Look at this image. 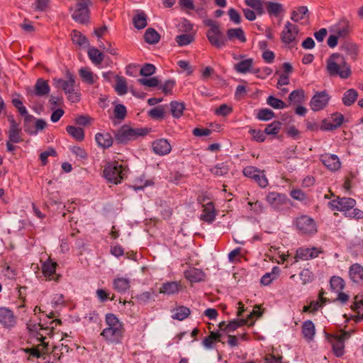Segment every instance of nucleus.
Here are the masks:
<instances>
[{
  "mask_svg": "<svg viewBox=\"0 0 363 363\" xmlns=\"http://www.w3.org/2000/svg\"><path fill=\"white\" fill-rule=\"evenodd\" d=\"M146 132L141 128H132L127 126L122 127L116 134V139L120 143H126L130 140L143 136Z\"/></svg>",
  "mask_w": 363,
  "mask_h": 363,
  "instance_id": "obj_6",
  "label": "nucleus"
},
{
  "mask_svg": "<svg viewBox=\"0 0 363 363\" xmlns=\"http://www.w3.org/2000/svg\"><path fill=\"white\" fill-rule=\"evenodd\" d=\"M154 152L160 155H164L170 152L171 145L166 139H158L152 143Z\"/></svg>",
  "mask_w": 363,
  "mask_h": 363,
  "instance_id": "obj_24",
  "label": "nucleus"
},
{
  "mask_svg": "<svg viewBox=\"0 0 363 363\" xmlns=\"http://www.w3.org/2000/svg\"><path fill=\"white\" fill-rule=\"evenodd\" d=\"M115 89L118 95L123 96L128 91L126 81L124 77L117 76Z\"/></svg>",
  "mask_w": 363,
  "mask_h": 363,
  "instance_id": "obj_44",
  "label": "nucleus"
},
{
  "mask_svg": "<svg viewBox=\"0 0 363 363\" xmlns=\"http://www.w3.org/2000/svg\"><path fill=\"white\" fill-rule=\"evenodd\" d=\"M126 108L122 104H118L114 108V116L118 119H124L126 116Z\"/></svg>",
  "mask_w": 363,
  "mask_h": 363,
  "instance_id": "obj_62",
  "label": "nucleus"
},
{
  "mask_svg": "<svg viewBox=\"0 0 363 363\" xmlns=\"http://www.w3.org/2000/svg\"><path fill=\"white\" fill-rule=\"evenodd\" d=\"M298 33V27L289 21H287L281 35L282 42L285 44H291L294 43L296 41Z\"/></svg>",
  "mask_w": 363,
  "mask_h": 363,
  "instance_id": "obj_15",
  "label": "nucleus"
},
{
  "mask_svg": "<svg viewBox=\"0 0 363 363\" xmlns=\"http://www.w3.org/2000/svg\"><path fill=\"white\" fill-rule=\"evenodd\" d=\"M304 96L305 93L303 90H294L289 94V100L291 102L299 103L303 100Z\"/></svg>",
  "mask_w": 363,
  "mask_h": 363,
  "instance_id": "obj_56",
  "label": "nucleus"
},
{
  "mask_svg": "<svg viewBox=\"0 0 363 363\" xmlns=\"http://www.w3.org/2000/svg\"><path fill=\"white\" fill-rule=\"evenodd\" d=\"M180 290V285L177 281H167L163 283L160 289L159 293L166 294L168 296L174 295L178 293Z\"/></svg>",
  "mask_w": 363,
  "mask_h": 363,
  "instance_id": "obj_27",
  "label": "nucleus"
},
{
  "mask_svg": "<svg viewBox=\"0 0 363 363\" xmlns=\"http://www.w3.org/2000/svg\"><path fill=\"white\" fill-rule=\"evenodd\" d=\"M160 36L153 28H148L144 34L145 40L149 44H155L159 42Z\"/></svg>",
  "mask_w": 363,
  "mask_h": 363,
  "instance_id": "obj_43",
  "label": "nucleus"
},
{
  "mask_svg": "<svg viewBox=\"0 0 363 363\" xmlns=\"http://www.w3.org/2000/svg\"><path fill=\"white\" fill-rule=\"evenodd\" d=\"M357 91L354 89H350L344 93L342 102L345 106H349L357 100Z\"/></svg>",
  "mask_w": 363,
  "mask_h": 363,
  "instance_id": "obj_42",
  "label": "nucleus"
},
{
  "mask_svg": "<svg viewBox=\"0 0 363 363\" xmlns=\"http://www.w3.org/2000/svg\"><path fill=\"white\" fill-rule=\"evenodd\" d=\"M67 80L56 78L53 79L55 85L58 88H62L65 94L72 92L75 86V80L73 75L70 73H67Z\"/></svg>",
  "mask_w": 363,
  "mask_h": 363,
  "instance_id": "obj_21",
  "label": "nucleus"
},
{
  "mask_svg": "<svg viewBox=\"0 0 363 363\" xmlns=\"http://www.w3.org/2000/svg\"><path fill=\"white\" fill-rule=\"evenodd\" d=\"M249 133L252 138L257 142L262 143L266 139L265 133L260 130L250 129Z\"/></svg>",
  "mask_w": 363,
  "mask_h": 363,
  "instance_id": "obj_63",
  "label": "nucleus"
},
{
  "mask_svg": "<svg viewBox=\"0 0 363 363\" xmlns=\"http://www.w3.org/2000/svg\"><path fill=\"white\" fill-rule=\"evenodd\" d=\"M227 37L230 40L236 38L241 43H245L246 41L245 33L240 28L229 29L227 32Z\"/></svg>",
  "mask_w": 363,
  "mask_h": 363,
  "instance_id": "obj_37",
  "label": "nucleus"
},
{
  "mask_svg": "<svg viewBox=\"0 0 363 363\" xmlns=\"http://www.w3.org/2000/svg\"><path fill=\"white\" fill-rule=\"evenodd\" d=\"M280 269L278 267H274L270 272H267L261 278V284L267 286L274 280L277 279L279 275Z\"/></svg>",
  "mask_w": 363,
  "mask_h": 363,
  "instance_id": "obj_33",
  "label": "nucleus"
},
{
  "mask_svg": "<svg viewBox=\"0 0 363 363\" xmlns=\"http://www.w3.org/2000/svg\"><path fill=\"white\" fill-rule=\"evenodd\" d=\"M154 184L152 179L144 180L142 178H138L135 180V184L133 186L135 191L143 190L145 187L150 186Z\"/></svg>",
  "mask_w": 363,
  "mask_h": 363,
  "instance_id": "obj_52",
  "label": "nucleus"
},
{
  "mask_svg": "<svg viewBox=\"0 0 363 363\" xmlns=\"http://www.w3.org/2000/svg\"><path fill=\"white\" fill-rule=\"evenodd\" d=\"M344 121V116L341 113H336L331 118L324 119L320 125L323 130H332L340 127Z\"/></svg>",
  "mask_w": 363,
  "mask_h": 363,
  "instance_id": "obj_16",
  "label": "nucleus"
},
{
  "mask_svg": "<svg viewBox=\"0 0 363 363\" xmlns=\"http://www.w3.org/2000/svg\"><path fill=\"white\" fill-rule=\"evenodd\" d=\"M148 115L153 119H161L164 116V109L162 106H157L150 110Z\"/></svg>",
  "mask_w": 363,
  "mask_h": 363,
  "instance_id": "obj_57",
  "label": "nucleus"
},
{
  "mask_svg": "<svg viewBox=\"0 0 363 363\" xmlns=\"http://www.w3.org/2000/svg\"><path fill=\"white\" fill-rule=\"evenodd\" d=\"M72 40L74 43L77 44L80 46H87L89 45L88 40L80 32L73 30L72 33Z\"/></svg>",
  "mask_w": 363,
  "mask_h": 363,
  "instance_id": "obj_47",
  "label": "nucleus"
},
{
  "mask_svg": "<svg viewBox=\"0 0 363 363\" xmlns=\"http://www.w3.org/2000/svg\"><path fill=\"white\" fill-rule=\"evenodd\" d=\"M133 23L137 29H143L147 26L146 15L143 11H137L133 18Z\"/></svg>",
  "mask_w": 363,
  "mask_h": 363,
  "instance_id": "obj_38",
  "label": "nucleus"
},
{
  "mask_svg": "<svg viewBox=\"0 0 363 363\" xmlns=\"http://www.w3.org/2000/svg\"><path fill=\"white\" fill-rule=\"evenodd\" d=\"M156 68L152 64H145L140 71V73L142 76L148 77L151 76L155 72Z\"/></svg>",
  "mask_w": 363,
  "mask_h": 363,
  "instance_id": "obj_64",
  "label": "nucleus"
},
{
  "mask_svg": "<svg viewBox=\"0 0 363 363\" xmlns=\"http://www.w3.org/2000/svg\"><path fill=\"white\" fill-rule=\"evenodd\" d=\"M248 320L249 319H234L232 321H230L228 324H225V322L223 320L218 323V326L220 330L230 333L235 330L241 325L247 324L248 323Z\"/></svg>",
  "mask_w": 363,
  "mask_h": 363,
  "instance_id": "obj_23",
  "label": "nucleus"
},
{
  "mask_svg": "<svg viewBox=\"0 0 363 363\" xmlns=\"http://www.w3.org/2000/svg\"><path fill=\"white\" fill-rule=\"evenodd\" d=\"M97 145L102 148H108L113 144V138L109 133L101 132L95 135Z\"/></svg>",
  "mask_w": 363,
  "mask_h": 363,
  "instance_id": "obj_25",
  "label": "nucleus"
},
{
  "mask_svg": "<svg viewBox=\"0 0 363 363\" xmlns=\"http://www.w3.org/2000/svg\"><path fill=\"white\" fill-rule=\"evenodd\" d=\"M67 132L75 140L82 141L84 138V132L82 128L68 125L66 128Z\"/></svg>",
  "mask_w": 363,
  "mask_h": 363,
  "instance_id": "obj_41",
  "label": "nucleus"
},
{
  "mask_svg": "<svg viewBox=\"0 0 363 363\" xmlns=\"http://www.w3.org/2000/svg\"><path fill=\"white\" fill-rule=\"evenodd\" d=\"M267 11L269 14L278 16L282 11V6L279 3L269 2Z\"/></svg>",
  "mask_w": 363,
  "mask_h": 363,
  "instance_id": "obj_58",
  "label": "nucleus"
},
{
  "mask_svg": "<svg viewBox=\"0 0 363 363\" xmlns=\"http://www.w3.org/2000/svg\"><path fill=\"white\" fill-rule=\"evenodd\" d=\"M170 108L172 116L174 118H179L182 116L184 109V105L182 102L172 101Z\"/></svg>",
  "mask_w": 363,
  "mask_h": 363,
  "instance_id": "obj_45",
  "label": "nucleus"
},
{
  "mask_svg": "<svg viewBox=\"0 0 363 363\" xmlns=\"http://www.w3.org/2000/svg\"><path fill=\"white\" fill-rule=\"evenodd\" d=\"M124 328L119 319H105V327L101 336L108 344H119L122 341Z\"/></svg>",
  "mask_w": 363,
  "mask_h": 363,
  "instance_id": "obj_3",
  "label": "nucleus"
},
{
  "mask_svg": "<svg viewBox=\"0 0 363 363\" xmlns=\"http://www.w3.org/2000/svg\"><path fill=\"white\" fill-rule=\"evenodd\" d=\"M353 310L357 311V315H352L350 318H363V298L355 297V301L353 306H352Z\"/></svg>",
  "mask_w": 363,
  "mask_h": 363,
  "instance_id": "obj_54",
  "label": "nucleus"
},
{
  "mask_svg": "<svg viewBox=\"0 0 363 363\" xmlns=\"http://www.w3.org/2000/svg\"><path fill=\"white\" fill-rule=\"evenodd\" d=\"M322 251L316 247L305 248L300 247L296 250L295 256V262H298L299 259L308 260L317 257Z\"/></svg>",
  "mask_w": 363,
  "mask_h": 363,
  "instance_id": "obj_20",
  "label": "nucleus"
},
{
  "mask_svg": "<svg viewBox=\"0 0 363 363\" xmlns=\"http://www.w3.org/2000/svg\"><path fill=\"white\" fill-rule=\"evenodd\" d=\"M245 4L255 9L258 13H262L263 5L262 0H245Z\"/></svg>",
  "mask_w": 363,
  "mask_h": 363,
  "instance_id": "obj_60",
  "label": "nucleus"
},
{
  "mask_svg": "<svg viewBox=\"0 0 363 363\" xmlns=\"http://www.w3.org/2000/svg\"><path fill=\"white\" fill-rule=\"evenodd\" d=\"M113 288L120 293L128 291L130 288V281L128 279L118 277L113 280Z\"/></svg>",
  "mask_w": 363,
  "mask_h": 363,
  "instance_id": "obj_36",
  "label": "nucleus"
},
{
  "mask_svg": "<svg viewBox=\"0 0 363 363\" xmlns=\"http://www.w3.org/2000/svg\"><path fill=\"white\" fill-rule=\"evenodd\" d=\"M92 4L91 0H78L76 9L72 14V18L78 23H85L89 18V6Z\"/></svg>",
  "mask_w": 363,
  "mask_h": 363,
  "instance_id": "obj_5",
  "label": "nucleus"
},
{
  "mask_svg": "<svg viewBox=\"0 0 363 363\" xmlns=\"http://www.w3.org/2000/svg\"><path fill=\"white\" fill-rule=\"evenodd\" d=\"M295 223L297 229L302 234L313 235L317 232L315 220L308 216H301L297 218Z\"/></svg>",
  "mask_w": 363,
  "mask_h": 363,
  "instance_id": "obj_8",
  "label": "nucleus"
},
{
  "mask_svg": "<svg viewBox=\"0 0 363 363\" xmlns=\"http://www.w3.org/2000/svg\"><path fill=\"white\" fill-rule=\"evenodd\" d=\"M126 174V167L118 161L108 162L103 170V177L113 184H120Z\"/></svg>",
  "mask_w": 363,
  "mask_h": 363,
  "instance_id": "obj_4",
  "label": "nucleus"
},
{
  "mask_svg": "<svg viewBox=\"0 0 363 363\" xmlns=\"http://www.w3.org/2000/svg\"><path fill=\"white\" fill-rule=\"evenodd\" d=\"M230 171L229 165L225 162L216 164L210 169V172L215 177L225 176Z\"/></svg>",
  "mask_w": 363,
  "mask_h": 363,
  "instance_id": "obj_34",
  "label": "nucleus"
},
{
  "mask_svg": "<svg viewBox=\"0 0 363 363\" xmlns=\"http://www.w3.org/2000/svg\"><path fill=\"white\" fill-rule=\"evenodd\" d=\"M243 174L245 177L253 179L262 188L268 185V180L264 172L255 167H246L243 169Z\"/></svg>",
  "mask_w": 363,
  "mask_h": 363,
  "instance_id": "obj_12",
  "label": "nucleus"
},
{
  "mask_svg": "<svg viewBox=\"0 0 363 363\" xmlns=\"http://www.w3.org/2000/svg\"><path fill=\"white\" fill-rule=\"evenodd\" d=\"M216 218L214 206L211 202L203 206V212L201 218L206 222H212Z\"/></svg>",
  "mask_w": 363,
  "mask_h": 363,
  "instance_id": "obj_30",
  "label": "nucleus"
},
{
  "mask_svg": "<svg viewBox=\"0 0 363 363\" xmlns=\"http://www.w3.org/2000/svg\"><path fill=\"white\" fill-rule=\"evenodd\" d=\"M346 335V333H344L342 336L327 335L328 339L331 343L333 352L337 357H340L345 354V338Z\"/></svg>",
  "mask_w": 363,
  "mask_h": 363,
  "instance_id": "obj_14",
  "label": "nucleus"
},
{
  "mask_svg": "<svg viewBox=\"0 0 363 363\" xmlns=\"http://www.w3.org/2000/svg\"><path fill=\"white\" fill-rule=\"evenodd\" d=\"M320 160L325 167L332 172H335L340 168L341 163L336 155L325 153L320 155Z\"/></svg>",
  "mask_w": 363,
  "mask_h": 363,
  "instance_id": "obj_17",
  "label": "nucleus"
},
{
  "mask_svg": "<svg viewBox=\"0 0 363 363\" xmlns=\"http://www.w3.org/2000/svg\"><path fill=\"white\" fill-rule=\"evenodd\" d=\"M156 294L153 291H145L138 296V300L143 303H147L150 301H155Z\"/></svg>",
  "mask_w": 363,
  "mask_h": 363,
  "instance_id": "obj_59",
  "label": "nucleus"
},
{
  "mask_svg": "<svg viewBox=\"0 0 363 363\" xmlns=\"http://www.w3.org/2000/svg\"><path fill=\"white\" fill-rule=\"evenodd\" d=\"M302 334L306 340L311 342L315 334V328L314 323L311 320H306L302 325Z\"/></svg>",
  "mask_w": 363,
  "mask_h": 363,
  "instance_id": "obj_28",
  "label": "nucleus"
},
{
  "mask_svg": "<svg viewBox=\"0 0 363 363\" xmlns=\"http://www.w3.org/2000/svg\"><path fill=\"white\" fill-rule=\"evenodd\" d=\"M185 277L191 282H199L204 279V274L202 271L198 269H190L184 273Z\"/></svg>",
  "mask_w": 363,
  "mask_h": 363,
  "instance_id": "obj_32",
  "label": "nucleus"
},
{
  "mask_svg": "<svg viewBox=\"0 0 363 363\" xmlns=\"http://www.w3.org/2000/svg\"><path fill=\"white\" fill-rule=\"evenodd\" d=\"M274 117V113L268 108H262L259 111L257 118L263 121H269Z\"/></svg>",
  "mask_w": 363,
  "mask_h": 363,
  "instance_id": "obj_55",
  "label": "nucleus"
},
{
  "mask_svg": "<svg viewBox=\"0 0 363 363\" xmlns=\"http://www.w3.org/2000/svg\"><path fill=\"white\" fill-rule=\"evenodd\" d=\"M330 98L326 91H317L311 98L309 106L313 111H320L328 106Z\"/></svg>",
  "mask_w": 363,
  "mask_h": 363,
  "instance_id": "obj_10",
  "label": "nucleus"
},
{
  "mask_svg": "<svg viewBox=\"0 0 363 363\" xmlns=\"http://www.w3.org/2000/svg\"><path fill=\"white\" fill-rule=\"evenodd\" d=\"M300 279L303 284L311 282L313 279V274L308 269H304L300 272Z\"/></svg>",
  "mask_w": 363,
  "mask_h": 363,
  "instance_id": "obj_61",
  "label": "nucleus"
},
{
  "mask_svg": "<svg viewBox=\"0 0 363 363\" xmlns=\"http://www.w3.org/2000/svg\"><path fill=\"white\" fill-rule=\"evenodd\" d=\"M330 284L331 289L337 293L340 292L344 289L345 282L340 277L333 276L330 278Z\"/></svg>",
  "mask_w": 363,
  "mask_h": 363,
  "instance_id": "obj_40",
  "label": "nucleus"
},
{
  "mask_svg": "<svg viewBox=\"0 0 363 363\" xmlns=\"http://www.w3.org/2000/svg\"><path fill=\"white\" fill-rule=\"evenodd\" d=\"M220 335L218 333L211 332L210 335L203 340V345L206 349H212L216 340H219Z\"/></svg>",
  "mask_w": 363,
  "mask_h": 363,
  "instance_id": "obj_46",
  "label": "nucleus"
},
{
  "mask_svg": "<svg viewBox=\"0 0 363 363\" xmlns=\"http://www.w3.org/2000/svg\"><path fill=\"white\" fill-rule=\"evenodd\" d=\"M79 76L83 82L89 84H94L98 79V76L94 74L88 67H82L79 69Z\"/></svg>",
  "mask_w": 363,
  "mask_h": 363,
  "instance_id": "obj_29",
  "label": "nucleus"
},
{
  "mask_svg": "<svg viewBox=\"0 0 363 363\" xmlns=\"http://www.w3.org/2000/svg\"><path fill=\"white\" fill-rule=\"evenodd\" d=\"M57 263L52 262L51 259L45 261L42 266V272L45 277L50 278L55 273Z\"/></svg>",
  "mask_w": 363,
  "mask_h": 363,
  "instance_id": "obj_39",
  "label": "nucleus"
},
{
  "mask_svg": "<svg viewBox=\"0 0 363 363\" xmlns=\"http://www.w3.org/2000/svg\"><path fill=\"white\" fill-rule=\"evenodd\" d=\"M308 13L306 6H300L291 13V19L294 22H298L304 18Z\"/></svg>",
  "mask_w": 363,
  "mask_h": 363,
  "instance_id": "obj_48",
  "label": "nucleus"
},
{
  "mask_svg": "<svg viewBox=\"0 0 363 363\" xmlns=\"http://www.w3.org/2000/svg\"><path fill=\"white\" fill-rule=\"evenodd\" d=\"M330 30L340 38H345L350 33L351 26L348 20L342 18L332 26Z\"/></svg>",
  "mask_w": 363,
  "mask_h": 363,
  "instance_id": "obj_19",
  "label": "nucleus"
},
{
  "mask_svg": "<svg viewBox=\"0 0 363 363\" xmlns=\"http://www.w3.org/2000/svg\"><path fill=\"white\" fill-rule=\"evenodd\" d=\"M194 39V38L192 34L187 33L177 35L175 40L179 46H186L192 43Z\"/></svg>",
  "mask_w": 363,
  "mask_h": 363,
  "instance_id": "obj_50",
  "label": "nucleus"
},
{
  "mask_svg": "<svg viewBox=\"0 0 363 363\" xmlns=\"http://www.w3.org/2000/svg\"><path fill=\"white\" fill-rule=\"evenodd\" d=\"M172 318H188L191 314V311L189 308L180 306L173 310Z\"/></svg>",
  "mask_w": 363,
  "mask_h": 363,
  "instance_id": "obj_49",
  "label": "nucleus"
},
{
  "mask_svg": "<svg viewBox=\"0 0 363 363\" xmlns=\"http://www.w3.org/2000/svg\"><path fill=\"white\" fill-rule=\"evenodd\" d=\"M349 277L352 281L357 284L363 282V267L358 263L353 264L349 268Z\"/></svg>",
  "mask_w": 363,
  "mask_h": 363,
  "instance_id": "obj_22",
  "label": "nucleus"
},
{
  "mask_svg": "<svg viewBox=\"0 0 363 363\" xmlns=\"http://www.w3.org/2000/svg\"><path fill=\"white\" fill-rule=\"evenodd\" d=\"M267 103L269 106L275 109H283L286 107L284 101L273 96H269L267 98Z\"/></svg>",
  "mask_w": 363,
  "mask_h": 363,
  "instance_id": "obj_51",
  "label": "nucleus"
},
{
  "mask_svg": "<svg viewBox=\"0 0 363 363\" xmlns=\"http://www.w3.org/2000/svg\"><path fill=\"white\" fill-rule=\"evenodd\" d=\"M281 123L279 121H273L272 123L267 125L264 130V133L267 135H276L281 129Z\"/></svg>",
  "mask_w": 363,
  "mask_h": 363,
  "instance_id": "obj_53",
  "label": "nucleus"
},
{
  "mask_svg": "<svg viewBox=\"0 0 363 363\" xmlns=\"http://www.w3.org/2000/svg\"><path fill=\"white\" fill-rule=\"evenodd\" d=\"M289 199L287 196L281 193L272 191L266 196V201L274 210L279 211L287 203Z\"/></svg>",
  "mask_w": 363,
  "mask_h": 363,
  "instance_id": "obj_11",
  "label": "nucleus"
},
{
  "mask_svg": "<svg viewBox=\"0 0 363 363\" xmlns=\"http://www.w3.org/2000/svg\"><path fill=\"white\" fill-rule=\"evenodd\" d=\"M208 25L211 26V28L207 32L206 35L211 44L218 48L225 46L226 40L223 37L218 26L213 21H211Z\"/></svg>",
  "mask_w": 363,
  "mask_h": 363,
  "instance_id": "obj_9",
  "label": "nucleus"
},
{
  "mask_svg": "<svg viewBox=\"0 0 363 363\" xmlns=\"http://www.w3.org/2000/svg\"><path fill=\"white\" fill-rule=\"evenodd\" d=\"M326 71L330 76H338L347 79L351 74V69L345 57L338 53L331 55L326 61Z\"/></svg>",
  "mask_w": 363,
  "mask_h": 363,
  "instance_id": "obj_2",
  "label": "nucleus"
},
{
  "mask_svg": "<svg viewBox=\"0 0 363 363\" xmlns=\"http://www.w3.org/2000/svg\"><path fill=\"white\" fill-rule=\"evenodd\" d=\"M10 122V128L8 131V141L19 143L23 141L21 136V129L19 128L18 124L16 123L13 116L9 117Z\"/></svg>",
  "mask_w": 363,
  "mask_h": 363,
  "instance_id": "obj_18",
  "label": "nucleus"
},
{
  "mask_svg": "<svg viewBox=\"0 0 363 363\" xmlns=\"http://www.w3.org/2000/svg\"><path fill=\"white\" fill-rule=\"evenodd\" d=\"M329 206L333 210L345 211L353 208L356 205V201L352 198H337L329 202Z\"/></svg>",
  "mask_w": 363,
  "mask_h": 363,
  "instance_id": "obj_13",
  "label": "nucleus"
},
{
  "mask_svg": "<svg viewBox=\"0 0 363 363\" xmlns=\"http://www.w3.org/2000/svg\"><path fill=\"white\" fill-rule=\"evenodd\" d=\"M234 60L238 62L234 65V69L240 74L258 73L259 69L254 67V60L252 58H245L242 55H234Z\"/></svg>",
  "mask_w": 363,
  "mask_h": 363,
  "instance_id": "obj_7",
  "label": "nucleus"
},
{
  "mask_svg": "<svg viewBox=\"0 0 363 363\" xmlns=\"http://www.w3.org/2000/svg\"><path fill=\"white\" fill-rule=\"evenodd\" d=\"M50 88L48 82L43 79H38L35 85V94L38 96H45L49 94Z\"/></svg>",
  "mask_w": 363,
  "mask_h": 363,
  "instance_id": "obj_31",
  "label": "nucleus"
},
{
  "mask_svg": "<svg viewBox=\"0 0 363 363\" xmlns=\"http://www.w3.org/2000/svg\"><path fill=\"white\" fill-rule=\"evenodd\" d=\"M324 291H320L317 301H311L309 305L304 306L303 311L308 312L311 315H314V312L320 308L326 302V299L323 297Z\"/></svg>",
  "mask_w": 363,
  "mask_h": 363,
  "instance_id": "obj_26",
  "label": "nucleus"
},
{
  "mask_svg": "<svg viewBox=\"0 0 363 363\" xmlns=\"http://www.w3.org/2000/svg\"><path fill=\"white\" fill-rule=\"evenodd\" d=\"M88 56L90 60L96 66H99L104 60V55L96 48H90L88 50Z\"/></svg>",
  "mask_w": 363,
  "mask_h": 363,
  "instance_id": "obj_35",
  "label": "nucleus"
},
{
  "mask_svg": "<svg viewBox=\"0 0 363 363\" xmlns=\"http://www.w3.org/2000/svg\"><path fill=\"white\" fill-rule=\"evenodd\" d=\"M41 320L42 319H29L26 323L30 335L28 343L31 346L23 348V351L28 354V360L40 358L45 354L48 347V343L45 341L47 336L53 335V325L61 324L60 319H53V321L50 323V325L43 323Z\"/></svg>",
  "mask_w": 363,
  "mask_h": 363,
  "instance_id": "obj_1",
  "label": "nucleus"
}]
</instances>
